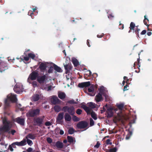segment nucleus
Segmentation results:
<instances>
[{
  "instance_id": "nucleus-1",
  "label": "nucleus",
  "mask_w": 152,
  "mask_h": 152,
  "mask_svg": "<svg viewBox=\"0 0 152 152\" xmlns=\"http://www.w3.org/2000/svg\"><path fill=\"white\" fill-rule=\"evenodd\" d=\"M17 99L15 95L12 94L7 96V98L4 101V109L5 111L10 106L11 102L13 103L17 102Z\"/></svg>"
},
{
  "instance_id": "nucleus-2",
  "label": "nucleus",
  "mask_w": 152,
  "mask_h": 152,
  "mask_svg": "<svg viewBox=\"0 0 152 152\" xmlns=\"http://www.w3.org/2000/svg\"><path fill=\"white\" fill-rule=\"evenodd\" d=\"M3 126L0 129V130L5 132H8L10 130V122L8 121L6 118L3 120Z\"/></svg>"
},
{
  "instance_id": "nucleus-3",
  "label": "nucleus",
  "mask_w": 152,
  "mask_h": 152,
  "mask_svg": "<svg viewBox=\"0 0 152 152\" xmlns=\"http://www.w3.org/2000/svg\"><path fill=\"white\" fill-rule=\"evenodd\" d=\"M40 110L39 108L31 109L27 113V115L29 117H34L39 115L40 114Z\"/></svg>"
},
{
  "instance_id": "nucleus-4",
  "label": "nucleus",
  "mask_w": 152,
  "mask_h": 152,
  "mask_svg": "<svg viewBox=\"0 0 152 152\" xmlns=\"http://www.w3.org/2000/svg\"><path fill=\"white\" fill-rule=\"evenodd\" d=\"M81 107L86 112L87 114H91V117L94 120H96L97 119V117L95 113L93 111L91 113V110L89 107L84 105H82Z\"/></svg>"
},
{
  "instance_id": "nucleus-5",
  "label": "nucleus",
  "mask_w": 152,
  "mask_h": 152,
  "mask_svg": "<svg viewBox=\"0 0 152 152\" xmlns=\"http://www.w3.org/2000/svg\"><path fill=\"white\" fill-rule=\"evenodd\" d=\"M62 110L64 112H67L71 115H73L75 113V108L73 106H65L63 107Z\"/></svg>"
},
{
  "instance_id": "nucleus-6",
  "label": "nucleus",
  "mask_w": 152,
  "mask_h": 152,
  "mask_svg": "<svg viewBox=\"0 0 152 152\" xmlns=\"http://www.w3.org/2000/svg\"><path fill=\"white\" fill-rule=\"evenodd\" d=\"M45 117L43 116L42 117H37L34 119V123L36 125L41 126L43 123L44 119Z\"/></svg>"
},
{
  "instance_id": "nucleus-7",
  "label": "nucleus",
  "mask_w": 152,
  "mask_h": 152,
  "mask_svg": "<svg viewBox=\"0 0 152 152\" xmlns=\"http://www.w3.org/2000/svg\"><path fill=\"white\" fill-rule=\"evenodd\" d=\"M88 124L86 121H83L79 122L77 124V127L78 129H83L86 128Z\"/></svg>"
},
{
  "instance_id": "nucleus-8",
  "label": "nucleus",
  "mask_w": 152,
  "mask_h": 152,
  "mask_svg": "<svg viewBox=\"0 0 152 152\" xmlns=\"http://www.w3.org/2000/svg\"><path fill=\"white\" fill-rule=\"evenodd\" d=\"M47 78L48 77L46 76V75L38 76L37 77V81L40 84H44L46 81V80L47 79Z\"/></svg>"
},
{
  "instance_id": "nucleus-9",
  "label": "nucleus",
  "mask_w": 152,
  "mask_h": 152,
  "mask_svg": "<svg viewBox=\"0 0 152 152\" xmlns=\"http://www.w3.org/2000/svg\"><path fill=\"white\" fill-rule=\"evenodd\" d=\"M51 102L53 104H59L61 100L56 96H53L51 98Z\"/></svg>"
},
{
  "instance_id": "nucleus-10",
  "label": "nucleus",
  "mask_w": 152,
  "mask_h": 152,
  "mask_svg": "<svg viewBox=\"0 0 152 152\" xmlns=\"http://www.w3.org/2000/svg\"><path fill=\"white\" fill-rule=\"evenodd\" d=\"M38 73L36 71H33L30 75L29 77L31 80H34L38 77Z\"/></svg>"
},
{
  "instance_id": "nucleus-11",
  "label": "nucleus",
  "mask_w": 152,
  "mask_h": 152,
  "mask_svg": "<svg viewBox=\"0 0 152 152\" xmlns=\"http://www.w3.org/2000/svg\"><path fill=\"white\" fill-rule=\"evenodd\" d=\"M8 69L7 64L4 62H1L0 64V72H2Z\"/></svg>"
},
{
  "instance_id": "nucleus-12",
  "label": "nucleus",
  "mask_w": 152,
  "mask_h": 152,
  "mask_svg": "<svg viewBox=\"0 0 152 152\" xmlns=\"http://www.w3.org/2000/svg\"><path fill=\"white\" fill-rule=\"evenodd\" d=\"M102 94L103 95L102 91L100 90L99 92L96 95L95 97V100L96 102H99L102 99Z\"/></svg>"
},
{
  "instance_id": "nucleus-13",
  "label": "nucleus",
  "mask_w": 152,
  "mask_h": 152,
  "mask_svg": "<svg viewBox=\"0 0 152 152\" xmlns=\"http://www.w3.org/2000/svg\"><path fill=\"white\" fill-rule=\"evenodd\" d=\"M91 85L90 82H87L80 83L78 84V86L80 88H83L89 86Z\"/></svg>"
},
{
  "instance_id": "nucleus-14",
  "label": "nucleus",
  "mask_w": 152,
  "mask_h": 152,
  "mask_svg": "<svg viewBox=\"0 0 152 152\" xmlns=\"http://www.w3.org/2000/svg\"><path fill=\"white\" fill-rule=\"evenodd\" d=\"M15 121L21 125L23 126L24 125V119L21 118L20 117H18L15 119Z\"/></svg>"
},
{
  "instance_id": "nucleus-15",
  "label": "nucleus",
  "mask_w": 152,
  "mask_h": 152,
  "mask_svg": "<svg viewBox=\"0 0 152 152\" xmlns=\"http://www.w3.org/2000/svg\"><path fill=\"white\" fill-rule=\"evenodd\" d=\"M20 85L17 84L14 86V90L16 93L19 94L22 91Z\"/></svg>"
},
{
  "instance_id": "nucleus-16",
  "label": "nucleus",
  "mask_w": 152,
  "mask_h": 152,
  "mask_svg": "<svg viewBox=\"0 0 152 152\" xmlns=\"http://www.w3.org/2000/svg\"><path fill=\"white\" fill-rule=\"evenodd\" d=\"M113 109V108L110 107L107 109V118H110L112 117L113 115V113L112 111Z\"/></svg>"
},
{
  "instance_id": "nucleus-17",
  "label": "nucleus",
  "mask_w": 152,
  "mask_h": 152,
  "mask_svg": "<svg viewBox=\"0 0 152 152\" xmlns=\"http://www.w3.org/2000/svg\"><path fill=\"white\" fill-rule=\"evenodd\" d=\"M26 139H24L20 142H13L14 144H16V145L18 146H24L26 144Z\"/></svg>"
},
{
  "instance_id": "nucleus-18",
  "label": "nucleus",
  "mask_w": 152,
  "mask_h": 152,
  "mask_svg": "<svg viewBox=\"0 0 152 152\" xmlns=\"http://www.w3.org/2000/svg\"><path fill=\"white\" fill-rule=\"evenodd\" d=\"M64 115L63 113H59L57 117L56 118V121L58 122H60L64 118Z\"/></svg>"
},
{
  "instance_id": "nucleus-19",
  "label": "nucleus",
  "mask_w": 152,
  "mask_h": 152,
  "mask_svg": "<svg viewBox=\"0 0 152 152\" xmlns=\"http://www.w3.org/2000/svg\"><path fill=\"white\" fill-rule=\"evenodd\" d=\"M94 87L93 85L91 86L90 88L88 89V91L89 93H91L89 94V95L91 96H94L95 94L94 93Z\"/></svg>"
},
{
  "instance_id": "nucleus-20",
  "label": "nucleus",
  "mask_w": 152,
  "mask_h": 152,
  "mask_svg": "<svg viewBox=\"0 0 152 152\" xmlns=\"http://www.w3.org/2000/svg\"><path fill=\"white\" fill-rule=\"evenodd\" d=\"M58 97L61 99L63 100L66 96L65 93L61 91H58Z\"/></svg>"
},
{
  "instance_id": "nucleus-21",
  "label": "nucleus",
  "mask_w": 152,
  "mask_h": 152,
  "mask_svg": "<svg viewBox=\"0 0 152 152\" xmlns=\"http://www.w3.org/2000/svg\"><path fill=\"white\" fill-rule=\"evenodd\" d=\"M47 65L45 63H42L39 65V68L41 72H44L46 69Z\"/></svg>"
},
{
  "instance_id": "nucleus-22",
  "label": "nucleus",
  "mask_w": 152,
  "mask_h": 152,
  "mask_svg": "<svg viewBox=\"0 0 152 152\" xmlns=\"http://www.w3.org/2000/svg\"><path fill=\"white\" fill-rule=\"evenodd\" d=\"M64 68L66 70V73L67 74L70 72L72 69V67L70 65L68 64L64 65Z\"/></svg>"
},
{
  "instance_id": "nucleus-23",
  "label": "nucleus",
  "mask_w": 152,
  "mask_h": 152,
  "mask_svg": "<svg viewBox=\"0 0 152 152\" xmlns=\"http://www.w3.org/2000/svg\"><path fill=\"white\" fill-rule=\"evenodd\" d=\"M40 98L39 95L38 94H36L33 95L31 97V100L34 102L38 101Z\"/></svg>"
},
{
  "instance_id": "nucleus-24",
  "label": "nucleus",
  "mask_w": 152,
  "mask_h": 152,
  "mask_svg": "<svg viewBox=\"0 0 152 152\" xmlns=\"http://www.w3.org/2000/svg\"><path fill=\"white\" fill-rule=\"evenodd\" d=\"M55 145L58 148L60 149L62 148L64 146L63 143L59 141H58L56 142Z\"/></svg>"
},
{
  "instance_id": "nucleus-25",
  "label": "nucleus",
  "mask_w": 152,
  "mask_h": 152,
  "mask_svg": "<svg viewBox=\"0 0 152 152\" xmlns=\"http://www.w3.org/2000/svg\"><path fill=\"white\" fill-rule=\"evenodd\" d=\"M69 114L66 113L64 115V119L65 121H70L71 120V117Z\"/></svg>"
},
{
  "instance_id": "nucleus-26",
  "label": "nucleus",
  "mask_w": 152,
  "mask_h": 152,
  "mask_svg": "<svg viewBox=\"0 0 152 152\" xmlns=\"http://www.w3.org/2000/svg\"><path fill=\"white\" fill-rule=\"evenodd\" d=\"M72 62L75 67L77 66L79 64V63L77 59L75 58H72Z\"/></svg>"
},
{
  "instance_id": "nucleus-27",
  "label": "nucleus",
  "mask_w": 152,
  "mask_h": 152,
  "mask_svg": "<svg viewBox=\"0 0 152 152\" xmlns=\"http://www.w3.org/2000/svg\"><path fill=\"white\" fill-rule=\"evenodd\" d=\"M26 138V139H28V138H29L32 140H34L35 138V134L30 133L27 135Z\"/></svg>"
},
{
  "instance_id": "nucleus-28",
  "label": "nucleus",
  "mask_w": 152,
  "mask_h": 152,
  "mask_svg": "<svg viewBox=\"0 0 152 152\" xmlns=\"http://www.w3.org/2000/svg\"><path fill=\"white\" fill-rule=\"evenodd\" d=\"M53 67L54 69L57 72H62V70L61 69V68L59 67L57 65L54 64L53 65Z\"/></svg>"
},
{
  "instance_id": "nucleus-29",
  "label": "nucleus",
  "mask_w": 152,
  "mask_h": 152,
  "mask_svg": "<svg viewBox=\"0 0 152 152\" xmlns=\"http://www.w3.org/2000/svg\"><path fill=\"white\" fill-rule=\"evenodd\" d=\"M54 109L56 112H58L61 110V107L59 105H56L54 107Z\"/></svg>"
},
{
  "instance_id": "nucleus-30",
  "label": "nucleus",
  "mask_w": 152,
  "mask_h": 152,
  "mask_svg": "<svg viewBox=\"0 0 152 152\" xmlns=\"http://www.w3.org/2000/svg\"><path fill=\"white\" fill-rule=\"evenodd\" d=\"M117 150V148L115 147L113 148H111L109 149H106L105 150L106 152H116Z\"/></svg>"
},
{
  "instance_id": "nucleus-31",
  "label": "nucleus",
  "mask_w": 152,
  "mask_h": 152,
  "mask_svg": "<svg viewBox=\"0 0 152 152\" xmlns=\"http://www.w3.org/2000/svg\"><path fill=\"white\" fill-rule=\"evenodd\" d=\"M103 95L105 97V101L106 102L110 100V97L109 96L105 93H103Z\"/></svg>"
},
{
  "instance_id": "nucleus-32",
  "label": "nucleus",
  "mask_w": 152,
  "mask_h": 152,
  "mask_svg": "<svg viewBox=\"0 0 152 152\" xmlns=\"http://www.w3.org/2000/svg\"><path fill=\"white\" fill-rule=\"evenodd\" d=\"M149 21V20L147 18L146 16H144V19L143 20V22L144 24L147 26L148 29L149 25L147 24L148 22Z\"/></svg>"
},
{
  "instance_id": "nucleus-33",
  "label": "nucleus",
  "mask_w": 152,
  "mask_h": 152,
  "mask_svg": "<svg viewBox=\"0 0 152 152\" xmlns=\"http://www.w3.org/2000/svg\"><path fill=\"white\" fill-rule=\"evenodd\" d=\"M67 139L68 142L69 143H72L74 141V138L71 136H67Z\"/></svg>"
},
{
  "instance_id": "nucleus-34",
  "label": "nucleus",
  "mask_w": 152,
  "mask_h": 152,
  "mask_svg": "<svg viewBox=\"0 0 152 152\" xmlns=\"http://www.w3.org/2000/svg\"><path fill=\"white\" fill-rule=\"evenodd\" d=\"M87 105L91 108H94L95 107V104L92 102H90L87 103Z\"/></svg>"
},
{
  "instance_id": "nucleus-35",
  "label": "nucleus",
  "mask_w": 152,
  "mask_h": 152,
  "mask_svg": "<svg viewBox=\"0 0 152 152\" xmlns=\"http://www.w3.org/2000/svg\"><path fill=\"white\" fill-rule=\"evenodd\" d=\"M75 131V129L73 128H70L68 130V132L69 134H72L74 133Z\"/></svg>"
},
{
  "instance_id": "nucleus-36",
  "label": "nucleus",
  "mask_w": 152,
  "mask_h": 152,
  "mask_svg": "<svg viewBox=\"0 0 152 152\" xmlns=\"http://www.w3.org/2000/svg\"><path fill=\"white\" fill-rule=\"evenodd\" d=\"M124 105L123 103H121L117 105V107L120 110H122L124 107Z\"/></svg>"
},
{
  "instance_id": "nucleus-37",
  "label": "nucleus",
  "mask_w": 152,
  "mask_h": 152,
  "mask_svg": "<svg viewBox=\"0 0 152 152\" xmlns=\"http://www.w3.org/2000/svg\"><path fill=\"white\" fill-rule=\"evenodd\" d=\"M72 116V119L74 122H77L80 120L79 118L74 115Z\"/></svg>"
},
{
  "instance_id": "nucleus-38",
  "label": "nucleus",
  "mask_w": 152,
  "mask_h": 152,
  "mask_svg": "<svg viewBox=\"0 0 152 152\" xmlns=\"http://www.w3.org/2000/svg\"><path fill=\"white\" fill-rule=\"evenodd\" d=\"M28 56L29 58H31L32 59H34L36 56L35 55L32 53H29L28 54Z\"/></svg>"
},
{
  "instance_id": "nucleus-39",
  "label": "nucleus",
  "mask_w": 152,
  "mask_h": 152,
  "mask_svg": "<svg viewBox=\"0 0 152 152\" xmlns=\"http://www.w3.org/2000/svg\"><path fill=\"white\" fill-rule=\"evenodd\" d=\"M135 26V24L132 22L130 24V30H134V28Z\"/></svg>"
},
{
  "instance_id": "nucleus-40",
  "label": "nucleus",
  "mask_w": 152,
  "mask_h": 152,
  "mask_svg": "<svg viewBox=\"0 0 152 152\" xmlns=\"http://www.w3.org/2000/svg\"><path fill=\"white\" fill-rule=\"evenodd\" d=\"M68 104H77V103L74 100L72 99L71 100H69L67 102Z\"/></svg>"
},
{
  "instance_id": "nucleus-41",
  "label": "nucleus",
  "mask_w": 152,
  "mask_h": 152,
  "mask_svg": "<svg viewBox=\"0 0 152 152\" xmlns=\"http://www.w3.org/2000/svg\"><path fill=\"white\" fill-rule=\"evenodd\" d=\"M24 55L25 56H22V57L24 58L23 59L22 58H21V59H22V60H25L26 61H28L29 58L28 56H27L26 54H25Z\"/></svg>"
},
{
  "instance_id": "nucleus-42",
  "label": "nucleus",
  "mask_w": 152,
  "mask_h": 152,
  "mask_svg": "<svg viewBox=\"0 0 152 152\" xmlns=\"http://www.w3.org/2000/svg\"><path fill=\"white\" fill-rule=\"evenodd\" d=\"M137 62H135L134 63V67H135V64L136 63L137 64V65L138 66V69H139V67H140V57H139V58L137 59ZM134 68H135V67H134Z\"/></svg>"
},
{
  "instance_id": "nucleus-43",
  "label": "nucleus",
  "mask_w": 152,
  "mask_h": 152,
  "mask_svg": "<svg viewBox=\"0 0 152 152\" xmlns=\"http://www.w3.org/2000/svg\"><path fill=\"white\" fill-rule=\"evenodd\" d=\"M129 79H127V80L126 81V83L127 84L125 86H124V87L123 89V90L124 91H125L128 90V89H127V87H128V84L129 83Z\"/></svg>"
},
{
  "instance_id": "nucleus-44",
  "label": "nucleus",
  "mask_w": 152,
  "mask_h": 152,
  "mask_svg": "<svg viewBox=\"0 0 152 152\" xmlns=\"http://www.w3.org/2000/svg\"><path fill=\"white\" fill-rule=\"evenodd\" d=\"M26 139H27L26 141H27V143H28V145H29L31 146L33 144V142H32V141L31 140L28 138H27Z\"/></svg>"
},
{
  "instance_id": "nucleus-45",
  "label": "nucleus",
  "mask_w": 152,
  "mask_h": 152,
  "mask_svg": "<svg viewBox=\"0 0 152 152\" xmlns=\"http://www.w3.org/2000/svg\"><path fill=\"white\" fill-rule=\"evenodd\" d=\"M94 125V121L91 118H90V126H92Z\"/></svg>"
},
{
  "instance_id": "nucleus-46",
  "label": "nucleus",
  "mask_w": 152,
  "mask_h": 152,
  "mask_svg": "<svg viewBox=\"0 0 152 152\" xmlns=\"http://www.w3.org/2000/svg\"><path fill=\"white\" fill-rule=\"evenodd\" d=\"M82 110L80 109H77V110L76 113L77 114L80 115L82 113Z\"/></svg>"
},
{
  "instance_id": "nucleus-47",
  "label": "nucleus",
  "mask_w": 152,
  "mask_h": 152,
  "mask_svg": "<svg viewBox=\"0 0 152 152\" xmlns=\"http://www.w3.org/2000/svg\"><path fill=\"white\" fill-rule=\"evenodd\" d=\"M53 70V68L52 66L50 67L48 70V73L49 74L52 73Z\"/></svg>"
},
{
  "instance_id": "nucleus-48",
  "label": "nucleus",
  "mask_w": 152,
  "mask_h": 152,
  "mask_svg": "<svg viewBox=\"0 0 152 152\" xmlns=\"http://www.w3.org/2000/svg\"><path fill=\"white\" fill-rule=\"evenodd\" d=\"M16 131L15 130L12 129L11 131H9L8 132L9 134H11L12 135H13L16 132Z\"/></svg>"
},
{
  "instance_id": "nucleus-49",
  "label": "nucleus",
  "mask_w": 152,
  "mask_h": 152,
  "mask_svg": "<svg viewBox=\"0 0 152 152\" xmlns=\"http://www.w3.org/2000/svg\"><path fill=\"white\" fill-rule=\"evenodd\" d=\"M100 145V144L99 142L97 141V142L96 144L94 145V148H98L99 147Z\"/></svg>"
},
{
  "instance_id": "nucleus-50",
  "label": "nucleus",
  "mask_w": 152,
  "mask_h": 152,
  "mask_svg": "<svg viewBox=\"0 0 152 152\" xmlns=\"http://www.w3.org/2000/svg\"><path fill=\"white\" fill-rule=\"evenodd\" d=\"M56 130H58V131H59V130H60L59 133H60V134H61V135H63L64 134V131L62 130H60V129L59 128L57 129L56 130Z\"/></svg>"
},
{
  "instance_id": "nucleus-51",
  "label": "nucleus",
  "mask_w": 152,
  "mask_h": 152,
  "mask_svg": "<svg viewBox=\"0 0 152 152\" xmlns=\"http://www.w3.org/2000/svg\"><path fill=\"white\" fill-rule=\"evenodd\" d=\"M47 142L49 143H51L52 142V139L50 137H48L47 139Z\"/></svg>"
},
{
  "instance_id": "nucleus-52",
  "label": "nucleus",
  "mask_w": 152,
  "mask_h": 152,
  "mask_svg": "<svg viewBox=\"0 0 152 152\" xmlns=\"http://www.w3.org/2000/svg\"><path fill=\"white\" fill-rule=\"evenodd\" d=\"M32 84L33 87H35L37 86V83L36 81H33L32 83Z\"/></svg>"
},
{
  "instance_id": "nucleus-53",
  "label": "nucleus",
  "mask_w": 152,
  "mask_h": 152,
  "mask_svg": "<svg viewBox=\"0 0 152 152\" xmlns=\"http://www.w3.org/2000/svg\"><path fill=\"white\" fill-rule=\"evenodd\" d=\"M110 140L109 139H108L106 140V143L107 145H112V143L110 142Z\"/></svg>"
},
{
  "instance_id": "nucleus-54",
  "label": "nucleus",
  "mask_w": 152,
  "mask_h": 152,
  "mask_svg": "<svg viewBox=\"0 0 152 152\" xmlns=\"http://www.w3.org/2000/svg\"><path fill=\"white\" fill-rule=\"evenodd\" d=\"M51 125V124L49 121H47L45 123V125L46 126H49Z\"/></svg>"
},
{
  "instance_id": "nucleus-55",
  "label": "nucleus",
  "mask_w": 152,
  "mask_h": 152,
  "mask_svg": "<svg viewBox=\"0 0 152 152\" xmlns=\"http://www.w3.org/2000/svg\"><path fill=\"white\" fill-rule=\"evenodd\" d=\"M8 149H10L11 151H13L14 150L11 145H9Z\"/></svg>"
},
{
  "instance_id": "nucleus-56",
  "label": "nucleus",
  "mask_w": 152,
  "mask_h": 152,
  "mask_svg": "<svg viewBox=\"0 0 152 152\" xmlns=\"http://www.w3.org/2000/svg\"><path fill=\"white\" fill-rule=\"evenodd\" d=\"M32 151V149L31 148H29L26 150L28 152H31Z\"/></svg>"
},
{
  "instance_id": "nucleus-57",
  "label": "nucleus",
  "mask_w": 152,
  "mask_h": 152,
  "mask_svg": "<svg viewBox=\"0 0 152 152\" xmlns=\"http://www.w3.org/2000/svg\"><path fill=\"white\" fill-rule=\"evenodd\" d=\"M102 109H103V110H101V113H103L105 111V107L104 106L103 108H102Z\"/></svg>"
},
{
  "instance_id": "nucleus-58",
  "label": "nucleus",
  "mask_w": 152,
  "mask_h": 152,
  "mask_svg": "<svg viewBox=\"0 0 152 152\" xmlns=\"http://www.w3.org/2000/svg\"><path fill=\"white\" fill-rule=\"evenodd\" d=\"M146 30H143L141 33V34L142 35L145 34H146Z\"/></svg>"
},
{
  "instance_id": "nucleus-59",
  "label": "nucleus",
  "mask_w": 152,
  "mask_h": 152,
  "mask_svg": "<svg viewBox=\"0 0 152 152\" xmlns=\"http://www.w3.org/2000/svg\"><path fill=\"white\" fill-rule=\"evenodd\" d=\"M52 88V86H49L48 87V91H50L51 90Z\"/></svg>"
},
{
  "instance_id": "nucleus-60",
  "label": "nucleus",
  "mask_w": 152,
  "mask_h": 152,
  "mask_svg": "<svg viewBox=\"0 0 152 152\" xmlns=\"http://www.w3.org/2000/svg\"><path fill=\"white\" fill-rule=\"evenodd\" d=\"M113 16L112 15H108V18H110V19H112L113 18Z\"/></svg>"
},
{
  "instance_id": "nucleus-61",
  "label": "nucleus",
  "mask_w": 152,
  "mask_h": 152,
  "mask_svg": "<svg viewBox=\"0 0 152 152\" xmlns=\"http://www.w3.org/2000/svg\"><path fill=\"white\" fill-rule=\"evenodd\" d=\"M89 39H88V40H87V45H88L89 47H90V44H89Z\"/></svg>"
},
{
  "instance_id": "nucleus-62",
  "label": "nucleus",
  "mask_w": 152,
  "mask_h": 152,
  "mask_svg": "<svg viewBox=\"0 0 152 152\" xmlns=\"http://www.w3.org/2000/svg\"><path fill=\"white\" fill-rule=\"evenodd\" d=\"M12 146V147L13 148H16V146L15 145H16V144H13V143L12 144H11Z\"/></svg>"
},
{
  "instance_id": "nucleus-63",
  "label": "nucleus",
  "mask_w": 152,
  "mask_h": 152,
  "mask_svg": "<svg viewBox=\"0 0 152 152\" xmlns=\"http://www.w3.org/2000/svg\"><path fill=\"white\" fill-rule=\"evenodd\" d=\"M30 11H29V12H28V15H30H30L31 16V17L32 18H33L32 17V15H33V13H30Z\"/></svg>"
},
{
  "instance_id": "nucleus-64",
  "label": "nucleus",
  "mask_w": 152,
  "mask_h": 152,
  "mask_svg": "<svg viewBox=\"0 0 152 152\" xmlns=\"http://www.w3.org/2000/svg\"><path fill=\"white\" fill-rule=\"evenodd\" d=\"M103 34H101V35H97V37L98 38H101V37H103Z\"/></svg>"
}]
</instances>
